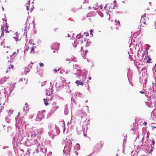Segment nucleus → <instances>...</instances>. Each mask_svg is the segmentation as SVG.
<instances>
[{"mask_svg":"<svg viewBox=\"0 0 156 156\" xmlns=\"http://www.w3.org/2000/svg\"><path fill=\"white\" fill-rule=\"evenodd\" d=\"M132 74H131V70L130 69H129L128 71L127 77L128 79H130L131 78Z\"/></svg>","mask_w":156,"mask_h":156,"instance_id":"4468645a","label":"nucleus"},{"mask_svg":"<svg viewBox=\"0 0 156 156\" xmlns=\"http://www.w3.org/2000/svg\"><path fill=\"white\" fill-rule=\"evenodd\" d=\"M109 11L108 10H107L106 11V13L107 15L108 14L109 15V16H110V15H109V13H108Z\"/></svg>","mask_w":156,"mask_h":156,"instance_id":"8fccbe9b","label":"nucleus"},{"mask_svg":"<svg viewBox=\"0 0 156 156\" xmlns=\"http://www.w3.org/2000/svg\"><path fill=\"white\" fill-rule=\"evenodd\" d=\"M83 72L84 73H83V75H85L87 73V72L86 70H84Z\"/></svg>","mask_w":156,"mask_h":156,"instance_id":"473e14b6","label":"nucleus"},{"mask_svg":"<svg viewBox=\"0 0 156 156\" xmlns=\"http://www.w3.org/2000/svg\"><path fill=\"white\" fill-rule=\"evenodd\" d=\"M84 43L85 44L86 47H88L90 45L91 42L88 39H86L85 38L84 40Z\"/></svg>","mask_w":156,"mask_h":156,"instance_id":"9b49d317","label":"nucleus"},{"mask_svg":"<svg viewBox=\"0 0 156 156\" xmlns=\"http://www.w3.org/2000/svg\"><path fill=\"white\" fill-rule=\"evenodd\" d=\"M84 81V80H83V81H81L79 80H76V81L75 83L77 84V85H80L81 86H83L84 84V83L83 81Z\"/></svg>","mask_w":156,"mask_h":156,"instance_id":"2eb2a0df","label":"nucleus"},{"mask_svg":"<svg viewBox=\"0 0 156 156\" xmlns=\"http://www.w3.org/2000/svg\"><path fill=\"white\" fill-rule=\"evenodd\" d=\"M8 147V146H4L3 147V149H5L6 148H7Z\"/></svg>","mask_w":156,"mask_h":156,"instance_id":"a18cd8bd","label":"nucleus"},{"mask_svg":"<svg viewBox=\"0 0 156 156\" xmlns=\"http://www.w3.org/2000/svg\"><path fill=\"white\" fill-rule=\"evenodd\" d=\"M90 34L91 35H93V34L92 33V32H93V30H90Z\"/></svg>","mask_w":156,"mask_h":156,"instance_id":"79ce46f5","label":"nucleus"},{"mask_svg":"<svg viewBox=\"0 0 156 156\" xmlns=\"http://www.w3.org/2000/svg\"><path fill=\"white\" fill-rule=\"evenodd\" d=\"M44 131L43 128H40L38 129L34 126L31 128L30 132L28 134V136L30 139L32 140L35 138L37 135H41Z\"/></svg>","mask_w":156,"mask_h":156,"instance_id":"f257e3e1","label":"nucleus"},{"mask_svg":"<svg viewBox=\"0 0 156 156\" xmlns=\"http://www.w3.org/2000/svg\"><path fill=\"white\" fill-rule=\"evenodd\" d=\"M82 132V131L81 130H80L79 131V132H78V134H81Z\"/></svg>","mask_w":156,"mask_h":156,"instance_id":"de8ad7c7","label":"nucleus"},{"mask_svg":"<svg viewBox=\"0 0 156 156\" xmlns=\"http://www.w3.org/2000/svg\"><path fill=\"white\" fill-rule=\"evenodd\" d=\"M34 46H33V47L31 49V52L32 51H34Z\"/></svg>","mask_w":156,"mask_h":156,"instance_id":"603ef678","label":"nucleus"},{"mask_svg":"<svg viewBox=\"0 0 156 156\" xmlns=\"http://www.w3.org/2000/svg\"><path fill=\"white\" fill-rule=\"evenodd\" d=\"M60 46V44L59 43H53L51 45V48L52 49H55L57 50L59 48Z\"/></svg>","mask_w":156,"mask_h":156,"instance_id":"423d86ee","label":"nucleus"},{"mask_svg":"<svg viewBox=\"0 0 156 156\" xmlns=\"http://www.w3.org/2000/svg\"><path fill=\"white\" fill-rule=\"evenodd\" d=\"M13 112V111L12 110L10 109L8 113L11 114H12Z\"/></svg>","mask_w":156,"mask_h":156,"instance_id":"2f4dec72","label":"nucleus"},{"mask_svg":"<svg viewBox=\"0 0 156 156\" xmlns=\"http://www.w3.org/2000/svg\"><path fill=\"white\" fill-rule=\"evenodd\" d=\"M40 66H44V64L43 63H40Z\"/></svg>","mask_w":156,"mask_h":156,"instance_id":"49530a36","label":"nucleus"},{"mask_svg":"<svg viewBox=\"0 0 156 156\" xmlns=\"http://www.w3.org/2000/svg\"><path fill=\"white\" fill-rule=\"evenodd\" d=\"M20 113H18V114L17 116L15 117V120L16 124L20 123L21 122H22L21 119L19 118V115H20Z\"/></svg>","mask_w":156,"mask_h":156,"instance_id":"ddd939ff","label":"nucleus"},{"mask_svg":"<svg viewBox=\"0 0 156 156\" xmlns=\"http://www.w3.org/2000/svg\"><path fill=\"white\" fill-rule=\"evenodd\" d=\"M4 35V33L2 31V34H1V36H3Z\"/></svg>","mask_w":156,"mask_h":156,"instance_id":"4d7b16f0","label":"nucleus"},{"mask_svg":"<svg viewBox=\"0 0 156 156\" xmlns=\"http://www.w3.org/2000/svg\"><path fill=\"white\" fill-rule=\"evenodd\" d=\"M71 124V120L70 122H68V125H70Z\"/></svg>","mask_w":156,"mask_h":156,"instance_id":"5fc2aeb1","label":"nucleus"},{"mask_svg":"<svg viewBox=\"0 0 156 156\" xmlns=\"http://www.w3.org/2000/svg\"><path fill=\"white\" fill-rule=\"evenodd\" d=\"M50 88H49L48 89L46 90V95H51V92L50 91Z\"/></svg>","mask_w":156,"mask_h":156,"instance_id":"5701e85b","label":"nucleus"},{"mask_svg":"<svg viewBox=\"0 0 156 156\" xmlns=\"http://www.w3.org/2000/svg\"><path fill=\"white\" fill-rule=\"evenodd\" d=\"M88 52V50H86L85 51V53H87V52Z\"/></svg>","mask_w":156,"mask_h":156,"instance_id":"774afa93","label":"nucleus"},{"mask_svg":"<svg viewBox=\"0 0 156 156\" xmlns=\"http://www.w3.org/2000/svg\"><path fill=\"white\" fill-rule=\"evenodd\" d=\"M7 133L10 135H12L14 134L13 130L11 127L8 126L7 128Z\"/></svg>","mask_w":156,"mask_h":156,"instance_id":"1a4fd4ad","label":"nucleus"},{"mask_svg":"<svg viewBox=\"0 0 156 156\" xmlns=\"http://www.w3.org/2000/svg\"><path fill=\"white\" fill-rule=\"evenodd\" d=\"M151 127L152 128V129H154L156 128L155 126H151Z\"/></svg>","mask_w":156,"mask_h":156,"instance_id":"09e8293b","label":"nucleus"},{"mask_svg":"<svg viewBox=\"0 0 156 156\" xmlns=\"http://www.w3.org/2000/svg\"><path fill=\"white\" fill-rule=\"evenodd\" d=\"M143 54L142 55V57L143 58H146V56L147 55V53L146 51H144L143 52Z\"/></svg>","mask_w":156,"mask_h":156,"instance_id":"412c9836","label":"nucleus"},{"mask_svg":"<svg viewBox=\"0 0 156 156\" xmlns=\"http://www.w3.org/2000/svg\"><path fill=\"white\" fill-rule=\"evenodd\" d=\"M52 154V153L51 152H49L48 154V156H51V155Z\"/></svg>","mask_w":156,"mask_h":156,"instance_id":"c03bdc74","label":"nucleus"},{"mask_svg":"<svg viewBox=\"0 0 156 156\" xmlns=\"http://www.w3.org/2000/svg\"><path fill=\"white\" fill-rule=\"evenodd\" d=\"M45 81H44V82H42L41 83V86H44V85H45Z\"/></svg>","mask_w":156,"mask_h":156,"instance_id":"4c0bfd02","label":"nucleus"},{"mask_svg":"<svg viewBox=\"0 0 156 156\" xmlns=\"http://www.w3.org/2000/svg\"><path fill=\"white\" fill-rule=\"evenodd\" d=\"M155 29H156V20L155 22Z\"/></svg>","mask_w":156,"mask_h":156,"instance_id":"680f3d73","label":"nucleus"},{"mask_svg":"<svg viewBox=\"0 0 156 156\" xmlns=\"http://www.w3.org/2000/svg\"><path fill=\"white\" fill-rule=\"evenodd\" d=\"M16 55V53L15 52H14L13 53V54L10 56V57H11L13 55Z\"/></svg>","mask_w":156,"mask_h":156,"instance_id":"6e6d98bb","label":"nucleus"},{"mask_svg":"<svg viewBox=\"0 0 156 156\" xmlns=\"http://www.w3.org/2000/svg\"><path fill=\"white\" fill-rule=\"evenodd\" d=\"M108 4H106L105 5V6L104 7V9H105L107 8V7L108 6Z\"/></svg>","mask_w":156,"mask_h":156,"instance_id":"3c124183","label":"nucleus"},{"mask_svg":"<svg viewBox=\"0 0 156 156\" xmlns=\"http://www.w3.org/2000/svg\"><path fill=\"white\" fill-rule=\"evenodd\" d=\"M40 10H41V11H43V9L41 8L40 9Z\"/></svg>","mask_w":156,"mask_h":156,"instance_id":"052dcab7","label":"nucleus"},{"mask_svg":"<svg viewBox=\"0 0 156 156\" xmlns=\"http://www.w3.org/2000/svg\"><path fill=\"white\" fill-rule=\"evenodd\" d=\"M40 143V140L38 137H37V139H34L33 142V144L36 145L37 147L41 146Z\"/></svg>","mask_w":156,"mask_h":156,"instance_id":"0eeeda50","label":"nucleus"},{"mask_svg":"<svg viewBox=\"0 0 156 156\" xmlns=\"http://www.w3.org/2000/svg\"><path fill=\"white\" fill-rule=\"evenodd\" d=\"M131 129L133 131V132L136 131V129L135 128L134 125L133 126V127Z\"/></svg>","mask_w":156,"mask_h":156,"instance_id":"c756f323","label":"nucleus"},{"mask_svg":"<svg viewBox=\"0 0 156 156\" xmlns=\"http://www.w3.org/2000/svg\"><path fill=\"white\" fill-rule=\"evenodd\" d=\"M77 9H75V8H73V9H72V11L73 12H76L77 11Z\"/></svg>","mask_w":156,"mask_h":156,"instance_id":"c9c22d12","label":"nucleus"},{"mask_svg":"<svg viewBox=\"0 0 156 156\" xmlns=\"http://www.w3.org/2000/svg\"><path fill=\"white\" fill-rule=\"evenodd\" d=\"M99 16L101 17H103L104 16L102 12H100L99 13Z\"/></svg>","mask_w":156,"mask_h":156,"instance_id":"f704fd0d","label":"nucleus"},{"mask_svg":"<svg viewBox=\"0 0 156 156\" xmlns=\"http://www.w3.org/2000/svg\"><path fill=\"white\" fill-rule=\"evenodd\" d=\"M13 67V65H10L9 66L8 69L6 71V73H7L9 72V69H10L11 68H12Z\"/></svg>","mask_w":156,"mask_h":156,"instance_id":"bb28decb","label":"nucleus"},{"mask_svg":"<svg viewBox=\"0 0 156 156\" xmlns=\"http://www.w3.org/2000/svg\"><path fill=\"white\" fill-rule=\"evenodd\" d=\"M33 64V63H32V64H29L27 67L28 68H31L32 67V65Z\"/></svg>","mask_w":156,"mask_h":156,"instance_id":"58836bf2","label":"nucleus"},{"mask_svg":"<svg viewBox=\"0 0 156 156\" xmlns=\"http://www.w3.org/2000/svg\"><path fill=\"white\" fill-rule=\"evenodd\" d=\"M45 111L39 112L37 113L36 120L37 121H40L44 117Z\"/></svg>","mask_w":156,"mask_h":156,"instance_id":"39448f33","label":"nucleus"},{"mask_svg":"<svg viewBox=\"0 0 156 156\" xmlns=\"http://www.w3.org/2000/svg\"><path fill=\"white\" fill-rule=\"evenodd\" d=\"M75 148H76L77 150H79L80 149V145L79 144H76Z\"/></svg>","mask_w":156,"mask_h":156,"instance_id":"393cba45","label":"nucleus"},{"mask_svg":"<svg viewBox=\"0 0 156 156\" xmlns=\"http://www.w3.org/2000/svg\"><path fill=\"white\" fill-rule=\"evenodd\" d=\"M79 68L78 67V66L77 65H73V70L74 71H76V70H77V72H76V73H75V74H78V73H79L80 72V70L79 69H77V68Z\"/></svg>","mask_w":156,"mask_h":156,"instance_id":"f8f14e48","label":"nucleus"},{"mask_svg":"<svg viewBox=\"0 0 156 156\" xmlns=\"http://www.w3.org/2000/svg\"><path fill=\"white\" fill-rule=\"evenodd\" d=\"M97 4L98 3H97L96 4H95L93 6V8H94L95 10H97L98 8V5H97Z\"/></svg>","mask_w":156,"mask_h":156,"instance_id":"a878e982","label":"nucleus"},{"mask_svg":"<svg viewBox=\"0 0 156 156\" xmlns=\"http://www.w3.org/2000/svg\"><path fill=\"white\" fill-rule=\"evenodd\" d=\"M5 120L8 123H9L10 122L11 119L10 115H8L5 118Z\"/></svg>","mask_w":156,"mask_h":156,"instance_id":"a211bd4d","label":"nucleus"},{"mask_svg":"<svg viewBox=\"0 0 156 156\" xmlns=\"http://www.w3.org/2000/svg\"><path fill=\"white\" fill-rule=\"evenodd\" d=\"M144 16L143 17V19L142 18V16H141V19L140 21H141L142 22V23H144V24H145V22L144 21V17L146 16V14L145 13L144 14Z\"/></svg>","mask_w":156,"mask_h":156,"instance_id":"b1692460","label":"nucleus"},{"mask_svg":"<svg viewBox=\"0 0 156 156\" xmlns=\"http://www.w3.org/2000/svg\"><path fill=\"white\" fill-rule=\"evenodd\" d=\"M129 83V84L132 86H133V84L132 83V82H131V79H128Z\"/></svg>","mask_w":156,"mask_h":156,"instance_id":"72a5a7b5","label":"nucleus"},{"mask_svg":"<svg viewBox=\"0 0 156 156\" xmlns=\"http://www.w3.org/2000/svg\"><path fill=\"white\" fill-rule=\"evenodd\" d=\"M26 7H27V10H29V8L28 7V6H26Z\"/></svg>","mask_w":156,"mask_h":156,"instance_id":"0e129e2a","label":"nucleus"},{"mask_svg":"<svg viewBox=\"0 0 156 156\" xmlns=\"http://www.w3.org/2000/svg\"><path fill=\"white\" fill-rule=\"evenodd\" d=\"M115 24L116 25V26H117L116 27V29H118V28L120 26V25L119 24L120 23V22H119V20H118V21L117 22L116 20H115Z\"/></svg>","mask_w":156,"mask_h":156,"instance_id":"aec40b11","label":"nucleus"},{"mask_svg":"<svg viewBox=\"0 0 156 156\" xmlns=\"http://www.w3.org/2000/svg\"><path fill=\"white\" fill-rule=\"evenodd\" d=\"M9 26L7 25V23H6V25H5V30L6 31V33H9V32H8L7 30Z\"/></svg>","mask_w":156,"mask_h":156,"instance_id":"cd10ccee","label":"nucleus"},{"mask_svg":"<svg viewBox=\"0 0 156 156\" xmlns=\"http://www.w3.org/2000/svg\"><path fill=\"white\" fill-rule=\"evenodd\" d=\"M83 35L81 36V34H80L76 36L77 39L74 41V43H73L72 44L74 48H76L78 44L79 43V41L80 42L81 44L84 43V38L83 37Z\"/></svg>","mask_w":156,"mask_h":156,"instance_id":"20e7f679","label":"nucleus"},{"mask_svg":"<svg viewBox=\"0 0 156 156\" xmlns=\"http://www.w3.org/2000/svg\"><path fill=\"white\" fill-rule=\"evenodd\" d=\"M8 78L5 77H3V79H2V81L5 82V80H7Z\"/></svg>","mask_w":156,"mask_h":156,"instance_id":"7c9ffc66","label":"nucleus"},{"mask_svg":"<svg viewBox=\"0 0 156 156\" xmlns=\"http://www.w3.org/2000/svg\"><path fill=\"white\" fill-rule=\"evenodd\" d=\"M91 77H88V79L89 80H91Z\"/></svg>","mask_w":156,"mask_h":156,"instance_id":"e2e57ef3","label":"nucleus"},{"mask_svg":"<svg viewBox=\"0 0 156 156\" xmlns=\"http://www.w3.org/2000/svg\"><path fill=\"white\" fill-rule=\"evenodd\" d=\"M58 108V107L56 105V104H55V105H53L51 109L52 112H54Z\"/></svg>","mask_w":156,"mask_h":156,"instance_id":"dca6fc26","label":"nucleus"},{"mask_svg":"<svg viewBox=\"0 0 156 156\" xmlns=\"http://www.w3.org/2000/svg\"><path fill=\"white\" fill-rule=\"evenodd\" d=\"M72 142L71 140H69L66 143V145L64 146L63 152L66 156H69V154L72 147Z\"/></svg>","mask_w":156,"mask_h":156,"instance_id":"7ed1b4c3","label":"nucleus"},{"mask_svg":"<svg viewBox=\"0 0 156 156\" xmlns=\"http://www.w3.org/2000/svg\"><path fill=\"white\" fill-rule=\"evenodd\" d=\"M67 109L68 108L67 107V105H66L64 109V113L65 115H67L68 114V112L67 111Z\"/></svg>","mask_w":156,"mask_h":156,"instance_id":"4be33fe9","label":"nucleus"},{"mask_svg":"<svg viewBox=\"0 0 156 156\" xmlns=\"http://www.w3.org/2000/svg\"><path fill=\"white\" fill-rule=\"evenodd\" d=\"M140 93H141V94H144V92L143 91H140Z\"/></svg>","mask_w":156,"mask_h":156,"instance_id":"bf43d9fd","label":"nucleus"},{"mask_svg":"<svg viewBox=\"0 0 156 156\" xmlns=\"http://www.w3.org/2000/svg\"><path fill=\"white\" fill-rule=\"evenodd\" d=\"M49 131L48 134L52 139H53L55 136L58 135L60 133V130L57 127L54 126L53 125L49 124L48 126Z\"/></svg>","mask_w":156,"mask_h":156,"instance_id":"f03ea898","label":"nucleus"},{"mask_svg":"<svg viewBox=\"0 0 156 156\" xmlns=\"http://www.w3.org/2000/svg\"><path fill=\"white\" fill-rule=\"evenodd\" d=\"M112 4H114L115 5H115L116 4V1L115 0Z\"/></svg>","mask_w":156,"mask_h":156,"instance_id":"a19ab883","label":"nucleus"},{"mask_svg":"<svg viewBox=\"0 0 156 156\" xmlns=\"http://www.w3.org/2000/svg\"><path fill=\"white\" fill-rule=\"evenodd\" d=\"M2 108L0 109V113L2 112Z\"/></svg>","mask_w":156,"mask_h":156,"instance_id":"338daca9","label":"nucleus"},{"mask_svg":"<svg viewBox=\"0 0 156 156\" xmlns=\"http://www.w3.org/2000/svg\"><path fill=\"white\" fill-rule=\"evenodd\" d=\"M28 104H25V105L23 108V115H26L27 113V112L28 111L29 108L28 107Z\"/></svg>","mask_w":156,"mask_h":156,"instance_id":"9d476101","label":"nucleus"},{"mask_svg":"<svg viewBox=\"0 0 156 156\" xmlns=\"http://www.w3.org/2000/svg\"><path fill=\"white\" fill-rule=\"evenodd\" d=\"M154 144H155V141L154 140H153V141H152V144L154 145Z\"/></svg>","mask_w":156,"mask_h":156,"instance_id":"864d4df0","label":"nucleus"},{"mask_svg":"<svg viewBox=\"0 0 156 156\" xmlns=\"http://www.w3.org/2000/svg\"><path fill=\"white\" fill-rule=\"evenodd\" d=\"M19 34L18 33V32H16V33L15 36L13 37V38L15 39L16 41H17L18 40L20 41V39H19Z\"/></svg>","mask_w":156,"mask_h":156,"instance_id":"6ab92c4d","label":"nucleus"},{"mask_svg":"<svg viewBox=\"0 0 156 156\" xmlns=\"http://www.w3.org/2000/svg\"><path fill=\"white\" fill-rule=\"evenodd\" d=\"M66 61H69V63H70V61H72L73 60H70L68 58H67L66 59Z\"/></svg>","mask_w":156,"mask_h":156,"instance_id":"37998d69","label":"nucleus"},{"mask_svg":"<svg viewBox=\"0 0 156 156\" xmlns=\"http://www.w3.org/2000/svg\"><path fill=\"white\" fill-rule=\"evenodd\" d=\"M117 8L118 7L117 5H115L114 4L112 3L109 4V7L108 9L110 10L111 9H115V7Z\"/></svg>","mask_w":156,"mask_h":156,"instance_id":"f3484780","label":"nucleus"},{"mask_svg":"<svg viewBox=\"0 0 156 156\" xmlns=\"http://www.w3.org/2000/svg\"><path fill=\"white\" fill-rule=\"evenodd\" d=\"M43 100H44V104L46 105H47L48 104V103L47 102V99H45V98H44V99H43Z\"/></svg>","mask_w":156,"mask_h":156,"instance_id":"c85d7f7f","label":"nucleus"},{"mask_svg":"<svg viewBox=\"0 0 156 156\" xmlns=\"http://www.w3.org/2000/svg\"><path fill=\"white\" fill-rule=\"evenodd\" d=\"M147 125V122H145L144 123V125L145 126V125Z\"/></svg>","mask_w":156,"mask_h":156,"instance_id":"13d9d810","label":"nucleus"},{"mask_svg":"<svg viewBox=\"0 0 156 156\" xmlns=\"http://www.w3.org/2000/svg\"><path fill=\"white\" fill-rule=\"evenodd\" d=\"M8 43V41L7 40L4 39L3 41L2 42H1L0 45L1 44V45H2L3 44H5L3 46V47L4 48L6 47L7 48L10 47V46H8L7 45V44Z\"/></svg>","mask_w":156,"mask_h":156,"instance_id":"6e6552de","label":"nucleus"},{"mask_svg":"<svg viewBox=\"0 0 156 156\" xmlns=\"http://www.w3.org/2000/svg\"><path fill=\"white\" fill-rule=\"evenodd\" d=\"M99 7L100 8V9H101L102 11H103V10L102 9V6L101 5L99 7Z\"/></svg>","mask_w":156,"mask_h":156,"instance_id":"ea45409f","label":"nucleus"},{"mask_svg":"<svg viewBox=\"0 0 156 156\" xmlns=\"http://www.w3.org/2000/svg\"><path fill=\"white\" fill-rule=\"evenodd\" d=\"M29 68L27 67L25 69V71L27 72H28L29 71Z\"/></svg>","mask_w":156,"mask_h":156,"instance_id":"e433bc0d","label":"nucleus"},{"mask_svg":"<svg viewBox=\"0 0 156 156\" xmlns=\"http://www.w3.org/2000/svg\"><path fill=\"white\" fill-rule=\"evenodd\" d=\"M58 71V70H57V69H55L54 70V71H55V72H57V71Z\"/></svg>","mask_w":156,"mask_h":156,"instance_id":"69168bd1","label":"nucleus"}]
</instances>
